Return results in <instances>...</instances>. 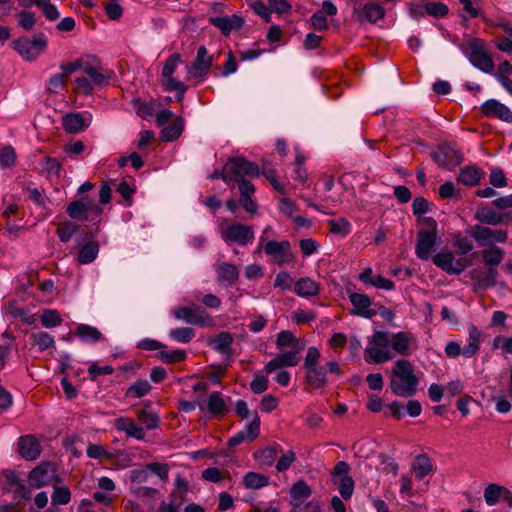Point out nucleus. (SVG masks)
I'll list each match as a JSON object with an SVG mask.
<instances>
[{
  "instance_id": "obj_62",
  "label": "nucleus",
  "mask_w": 512,
  "mask_h": 512,
  "mask_svg": "<svg viewBox=\"0 0 512 512\" xmlns=\"http://www.w3.org/2000/svg\"><path fill=\"white\" fill-rule=\"evenodd\" d=\"M160 359L167 363H177L186 359L187 354L184 350H163L159 352Z\"/></svg>"
},
{
  "instance_id": "obj_6",
  "label": "nucleus",
  "mask_w": 512,
  "mask_h": 512,
  "mask_svg": "<svg viewBox=\"0 0 512 512\" xmlns=\"http://www.w3.org/2000/svg\"><path fill=\"white\" fill-rule=\"evenodd\" d=\"M421 222L427 226V229L418 232L415 254L421 260H428L434 252L438 239L437 222L431 217H424Z\"/></svg>"
},
{
  "instance_id": "obj_44",
  "label": "nucleus",
  "mask_w": 512,
  "mask_h": 512,
  "mask_svg": "<svg viewBox=\"0 0 512 512\" xmlns=\"http://www.w3.org/2000/svg\"><path fill=\"white\" fill-rule=\"evenodd\" d=\"M30 5L40 8L43 15L50 21H54L60 16L56 6L50 0H30L28 6Z\"/></svg>"
},
{
  "instance_id": "obj_32",
  "label": "nucleus",
  "mask_w": 512,
  "mask_h": 512,
  "mask_svg": "<svg viewBox=\"0 0 512 512\" xmlns=\"http://www.w3.org/2000/svg\"><path fill=\"white\" fill-rule=\"evenodd\" d=\"M311 494V488L302 480H299L292 485L290 495L294 512H300L298 509L301 507L302 503L311 496Z\"/></svg>"
},
{
  "instance_id": "obj_38",
  "label": "nucleus",
  "mask_w": 512,
  "mask_h": 512,
  "mask_svg": "<svg viewBox=\"0 0 512 512\" xmlns=\"http://www.w3.org/2000/svg\"><path fill=\"white\" fill-rule=\"evenodd\" d=\"M319 290V284L309 277L300 278L294 285V292L304 298L318 295Z\"/></svg>"
},
{
  "instance_id": "obj_51",
  "label": "nucleus",
  "mask_w": 512,
  "mask_h": 512,
  "mask_svg": "<svg viewBox=\"0 0 512 512\" xmlns=\"http://www.w3.org/2000/svg\"><path fill=\"white\" fill-rule=\"evenodd\" d=\"M33 345L37 346L40 351L47 350L48 348L55 346L53 336L47 332H37L32 334Z\"/></svg>"
},
{
  "instance_id": "obj_54",
  "label": "nucleus",
  "mask_w": 512,
  "mask_h": 512,
  "mask_svg": "<svg viewBox=\"0 0 512 512\" xmlns=\"http://www.w3.org/2000/svg\"><path fill=\"white\" fill-rule=\"evenodd\" d=\"M16 162V152L11 145H6L0 150L1 168H11Z\"/></svg>"
},
{
  "instance_id": "obj_61",
  "label": "nucleus",
  "mask_w": 512,
  "mask_h": 512,
  "mask_svg": "<svg viewBox=\"0 0 512 512\" xmlns=\"http://www.w3.org/2000/svg\"><path fill=\"white\" fill-rule=\"evenodd\" d=\"M51 498L53 505H66L71 501V492L67 487H54Z\"/></svg>"
},
{
  "instance_id": "obj_53",
  "label": "nucleus",
  "mask_w": 512,
  "mask_h": 512,
  "mask_svg": "<svg viewBox=\"0 0 512 512\" xmlns=\"http://www.w3.org/2000/svg\"><path fill=\"white\" fill-rule=\"evenodd\" d=\"M66 87V78L64 74L56 73L49 78L46 91L51 94H58Z\"/></svg>"
},
{
  "instance_id": "obj_37",
  "label": "nucleus",
  "mask_w": 512,
  "mask_h": 512,
  "mask_svg": "<svg viewBox=\"0 0 512 512\" xmlns=\"http://www.w3.org/2000/svg\"><path fill=\"white\" fill-rule=\"evenodd\" d=\"M233 336L227 331H222L208 341V344L217 352L230 356L232 354L231 345Z\"/></svg>"
},
{
  "instance_id": "obj_57",
  "label": "nucleus",
  "mask_w": 512,
  "mask_h": 512,
  "mask_svg": "<svg viewBox=\"0 0 512 512\" xmlns=\"http://www.w3.org/2000/svg\"><path fill=\"white\" fill-rule=\"evenodd\" d=\"M276 345L280 350L285 348L296 349L297 340L290 331L284 330L277 335Z\"/></svg>"
},
{
  "instance_id": "obj_40",
  "label": "nucleus",
  "mask_w": 512,
  "mask_h": 512,
  "mask_svg": "<svg viewBox=\"0 0 512 512\" xmlns=\"http://www.w3.org/2000/svg\"><path fill=\"white\" fill-rule=\"evenodd\" d=\"M74 334L82 341L88 343H95L104 340L102 333L94 326L88 324H79Z\"/></svg>"
},
{
  "instance_id": "obj_24",
  "label": "nucleus",
  "mask_w": 512,
  "mask_h": 512,
  "mask_svg": "<svg viewBox=\"0 0 512 512\" xmlns=\"http://www.w3.org/2000/svg\"><path fill=\"white\" fill-rule=\"evenodd\" d=\"M474 217L484 226H495L512 219V212L497 213L488 207L482 206L477 208Z\"/></svg>"
},
{
  "instance_id": "obj_29",
  "label": "nucleus",
  "mask_w": 512,
  "mask_h": 512,
  "mask_svg": "<svg viewBox=\"0 0 512 512\" xmlns=\"http://www.w3.org/2000/svg\"><path fill=\"white\" fill-rule=\"evenodd\" d=\"M209 22L217 27L225 36H228L233 30H239L244 24L243 18L236 14L224 17H211Z\"/></svg>"
},
{
  "instance_id": "obj_15",
  "label": "nucleus",
  "mask_w": 512,
  "mask_h": 512,
  "mask_svg": "<svg viewBox=\"0 0 512 512\" xmlns=\"http://www.w3.org/2000/svg\"><path fill=\"white\" fill-rule=\"evenodd\" d=\"M227 163L234 186L236 184L239 186L241 181H247L244 176L256 178L260 176L259 166L244 157L230 158Z\"/></svg>"
},
{
  "instance_id": "obj_12",
  "label": "nucleus",
  "mask_w": 512,
  "mask_h": 512,
  "mask_svg": "<svg viewBox=\"0 0 512 512\" xmlns=\"http://www.w3.org/2000/svg\"><path fill=\"white\" fill-rule=\"evenodd\" d=\"M469 52L467 57L470 63L484 73H492L495 65L491 56L488 54L485 44L480 39H474L468 44Z\"/></svg>"
},
{
  "instance_id": "obj_20",
  "label": "nucleus",
  "mask_w": 512,
  "mask_h": 512,
  "mask_svg": "<svg viewBox=\"0 0 512 512\" xmlns=\"http://www.w3.org/2000/svg\"><path fill=\"white\" fill-rule=\"evenodd\" d=\"M431 156L439 166L448 170L454 169L463 161L461 152L449 145L440 147Z\"/></svg>"
},
{
  "instance_id": "obj_39",
  "label": "nucleus",
  "mask_w": 512,
  "mask_h": 512,
  "mask_svg": "<svg viewBox=\"0 0 512 512\" xmlns=\"http://www.w3.org/2000/svg\"><path fill=\"white\" fill-rule=\"evenodd\" d=\"M78 246L79 253L77 260L80 264H90L96 259L99 253V244L96 240H89L83 245L78 242Z\"/></svg>"
},
{
  "instance_id": "obj_56",
  "label": "nucleus",
  "mask_w": 512,
  "mask_h": 512,
  "mask_svg": "<svg viewBox=\"0 0 512 512\" xmlns=\"http://www.w3.org/2000/svg\"><path fill=\"white\" fill-rule=\"evenodd\" d=\"M40 166L42 168V171L45 172L47 175H55L57 177L60 176L61 164L56 158L45 157L41 160Z\"/></svg>"
},
{
  "instance_id": "obj_22",
  "label": "nucleus",
  "mask_w": 512,
  "mask_h": 512,
  "mask_svg": "<svg viewBox=\"0 0 512 512\" xmlns=\"http://www.w3.org/2000/svg\"><path fill=\"white\" fill-rule=\"evenodd\" d=\"M349 300L353 305L352 314L368 319H371L377 314V312L371 308L372 301L367 295L354 292L349 295Z\"/></svg>"
},
{
  "instance_id": "obj_30",
  "label": "nucleus",
  "mask_w": 512,
  "mask_h": 512,
  "mask_svg": "<svg viewBox=\"0 0 512 512\" xmlns=\"http://www.w3.org/2000/svg\"><path fill=\"white\" fill-rule=\"evenodd\" d=\"M217 281L221 285L232 286L239 277L236 265L227 262L217 263L215 266Z\"/></svg>"
},
{
  "instance_id": "obj_33",
  "label": "nucleus",
  "mask_w": 512,
  "mask_h": 512,
  "mask_svg": "<svg viewBox=\"0 0 512 512\" xmlns=\"http://www.w3.org/2000/svg\"><path fill=\"white\" fill-rule=\"evenodd\" d=\"M468 344L462 348L461 354L465 358H472L477 355L481 344V331L473 324L468 326Z\"/></svg>"
},
{
  "instance_id": "obj_64",
  "label": "nucleus",
  "mask_w": 512,
  "mask_h": 512,
  "mask_svg": "<svg viewBox=\"0 0 512 512\" xmlns=\"http://www.w3.org/2000/svg\"><path fill=\"white\" fill-rule=\"evenodd\" d=\"M489 180L491 185L496 188H503L508 184L504 171L497 167L491 169Z\"/></svg>"
},
{
  "instance_id": "obj_45",
  "label": "nucleus",
  "mask_w": 512,
  "mask_h": 512,
  "mask_svg": "<svg viewBox=\"0 0 512 512\" xmlns=\"http://www.w3.org/2000/svg\"><path fill=\"white\" fill-rule=\"evenodd\" d=\"M243 483L248 489H260L268 485L269 479L263 474L248 472L243 477Z\"/></svg>"
},
{
  "instance_id": "obj_11",
  "label": "nucleus",
  "mask_w": 512,
  "mask_h": 512,
  "mask_svg": "<svg viewBox=\"0 0 512 512\" xmlns=\"http://www.w3.org/2000/svg\"><path fill=\"white\" fill-rule=\"evenodd\" d=\"M182 62L181 55L179 53L172 54L165 62L164 67L162 69V85L164 89L168 92L171 91H179L180 95L177 98L178 100H181L185 91L187 90V86L175 79L173 77L174 72L177 69V66L179 63Z\"/></svg>"
},
{
  "instance_id": "obj_34",
  "label": "nucleus",
  "mask_w": 512,
  "mask_h": 512,
  "mask_svg": "<svg viewBox=\"0 0 512 512\" xmlns=\"http://www.w3.org/2000/svg\"><path fill=\"white\" fill-rule=\"evenodd\" d=\"M512 500V492L498 484L491 483L484 490V499L489 506L495 505L500 498Z\"/></svg>"
},
{
  "instance_id": "obj_26",
  "label": "nucleus",
  "mask_w": 512,
  "mask_h": 512,
  "mask_svg": "<svg viewBox=\"0 0 512 512\" xmlns=\"http://www.w3.org/2000/svg\"><path fill=\"white\" fill-rule=\"evenodd\" d=\"M299 362L298 350H290L285 353H281L277 355L275 358L270 360L265 366V372L267 374L272 373L277 369H281L283 367H293L296 366Z\"/></svg>"
},
{
  "instance_id": "obj_27",
  "label": "nucleus",
  "mask_w": 512,
  "mask_h": 512,
  "mask_svg": "<svg viewBox=\"0 0 512 512\" xmlns=\"http://www.w3.org/2000/svg\"><path fill=\"white\" fill-rule=\"evenodd\" d=\"M91 115L84 116L78 112L67 113L62 120L64 129L69 133H78L86 129L91 123Z\"/></svg>"
},
{
  "instance_id": "obj_58",
  "label": "nucleus",
  "mask_w": 512,
  "mask_h": 512,
  "mask_svg": "<svg viewBox=\"0 0 512 512\" xmlns=\"http://www.w3.org/2000/svg\"><path fill=\"white\" fill-rule=\"evenodd\" d=\"M40 321L46 328L56 327L62 323L59 313L53 309L45 310L40 317Z\"/></svg>"
},
{
  "instance_id": "obj_49",
  "label": "nucleus",
  "mask_w": 512,
  "mask_h": 512,
  "mask_svg": "<svg viewBox=\"0 0 512 512\" xmlns=\"http://www.w3.org/2000/svg\"><path fill=\"white\" fill-rule=\"evenodd\" d=\"M196 335V332L193 328L190 327H181L172 329L169 332V336L174 341L180 343H188L190 342Z\"/></svg>"
},
{
  "instance_id": "obj_2",
  "label": "nucleus",
  "mask_w": 512,
  "mask_h": 512,
  "mask_svg": "<svg viewBox=\"0 0 512 512\" xmlns=\"http://www.w3.org/2000/svg\"><path fill=\"white\" fill-rule=\"evenodd\" d=\"M320 357L319 350L311 346L308 348L304 359L305 384L312 389H321L328 384L326 368L319 365Z\"/></svg>"
},
{
  "instance_id": "obj_47",
  "label": "nucleus",
  "mask_w": 512,
  "mask_h": 512,
  "mask_svg": "<svg viewBox=\"0 0 512 512\" xmlns=\"http://www.w3.org/2000/svg\"><path fill=\"white\" fill-rule=\"evenodd\" d=\"M183 130L182 119H177L171 125L164 127L161 131V138L165 141L176 140Z\"/></svg>"
},
{
  "instance_id": "obj_43",
  "label": "nucleus",
  "mask_w": 512,
  "mask_h": 512,
  "mask_svg": "<svg viewBox=\"0 0 512 512\" xmlns=\"http://www.w3.org/2000/svg\"><path fill=\"white\" fill-rule=\"evenodd\" d=\"M412 468L416 477L422 480L432 471V462L427 455L422 454L415 458Z\"/></svg>"
},
{
  "instance_id": "obj_18",
  "label": "nucleus",
  "mask_w": 512,
  "mask_h": 512,
  "mask_svg": "<svg viewBox=\"0 0 512 512\" xmlns=\"http://www.w3.org/2000/svg\"><path fill=\"white\" fill-rule=\"evenodd\" d=\"M391 348L394 356H409L417 348L415 335L409 331L390 333Z\"/></svg>"
},
{
  "instance_id": "obj_55",
  "label": "nucleus",
  "mask_w": 512,
  "mask_h": 512,
  "mask_svg": "<svg viewBox=\"0 0 512 512\" xmlns=\"http://www.w3.org/2000/svg\"><path fill=\"white\" fill-rule=\"evenodd\" d=\"M2 478L5 481L7 487L14 489L15 492H20L25 490V486L22 481L19 479L15 471L13 470H4L2 472Z\"/></svg>"
},
{
  "instance_id": "obj_14",
  "label": "nucleus",
  "mask_w": 512,
  "mask_h": 512,
  "mask_svg": "<svg viewBox=\"0 0 512 512\" xmlns=\"http://www.w3.org/2000/svg\"><path fill=\"white\" fill-rule=\"evenodd\" d=\"M481 255L484 264L488 267V272L484 277H478L477 280L485 286H492L495 284L496 269L503 262L505 252L498 246H492L482 250Z\"/></svg>"
},
{
  "instance_id": "obj_35",
  "label": "nucleus",
  "mask_w": 512,
  "mask_h": 512,
  "mask_svg": "<svg viewBox=\"0 0 512 512\" xmlns=\"http://www.w3.org/2000/svg\"><path fill=\"white\" fill-rule=\"evenodd\" d=\"M240 204L249 213L256 212L258 206L252 199L255 187L250 181H241L239 184Z\"/></svg>"
},
{
  "instance_id": "obj_23",
  "label": "nucleus",
  "mask_w": 512,
  "mask_h": 512,
  "mask_svg": "<svg viewBox=\"0 0 512 512\" xmlns=\"http://www.w3.org/2000/svg\"><path fill=\"white\" fill-rule=\"evenodd\" d=\"M260 431V418L257 414V412L253 413V419L252 421L246 426V428L234 436H232L228 444L229 446H237L245 441L251 442L254 439H256L259 435Z\"/></svg>"
},
{
  "instance_id": "obj_1",
  "label": "nucleus",
  "mask_w": 512,
  "mask_h": 512,
  "mask_svg": "<svg viewBox=\"0 0 512 512\" xmlns=\"http://www.w3.org/2000/svg\"><path fill=\"white\" fill-rule=\"evenodd\" d=\"M418 385L419 379L414 373L412 363L406 359L397 360L391 369V391L396 396L409 398L416 394Z\"/></svg>"
},
{
  "instance_id": "obj_60",
  "label": "nucleus",
  "mask_w": 512,
  "mask_h": 512,
  "mask_svg": "<svg viewBox=\"0 0 512 512\" xmlns=\"http://www.w3.org/2000/svg\"><path fill=\"white\" fill-rule=\"evenodd\" d=\"M338 484L340 495L343 499L348 500L352 497L354 491V480L350 476L341 477Z\"/></svg>"
},
{
  "instance_id": "obj_25",
  "label": "nucleus",
  "mask_w": 512,
  "mask_h": 512,
  "mask_svg": "<svg viewBox=\"0 0 512 512\" xmlns=\"http://www.w3.org/2000/svg\"><path fill=\"white\" fill-rule=\"evenodd\" d=\"M18 452L25 460L34 461L41 454V446L34 436H21L18 439Z\"/></svg>"
},
{
  "instance_id": "obj_36",
  "label": "nucleus",
  "mask_w": 512,
  "mask_h": 512,
  "mask_svg": "<svg viewBox=\"0 0 512 512\" xmlns=\"http://www.w3.org/2000/svg\"><path fill=\"white\" fill-rule=\"evenodd\" d=\"M359 279L365 283L370 284L378 289L392 290L394 289V282L390 279L384 278L381 275H374L371 268L365 269L359 276Z\"/></svg>"
},
{
  "instance_id": "obj_8",
  "label": "nucleus",
  "mask_w": 512,
  "mask_h": 512,
  "mask_svg": "<svg viewBox=\"0 0 512 512\" xmlns=\"http://www.w3.org/2000/svg\"><path fill=\"white\" fill-rule=\"evenodd\" d=\"M470 235L479 246L487 248L496 246V244H504L508 240L507 230L484 225H474L470 230Z\"/></svg>"
},
{
  "instance_id": "obj_19",
  "label": "nucleus",
  "mask_w": 512,
  "mask_h": 512,
  "mask_svg": "<svg viewBox=\"0 0 512 512\" xmlns=\"http://www.w3.org/2000/svg\"><path fill=\"white\" fill-rule=\"evenodd\" d=\"M432 261L437 267L450 275H459L467 267L465 260L455 259L450 251L435 254Z\"/></svg>"
},
{
  "instance_id": "obj_13",
  "label": "nucleus",
  "mask_w": 512,
  "mask_h": 512,
  "mask_svg": "<svg viewBox=\"0 0 512 512\" xmlns=\"http://www.w3.org/2000/svg\"><path fill=\"white\" fill-rule=\"evenodd\" d=\"M58 482H60V478L57 476L56 468L51 462H42L28 474V483L33 489H40Z\"/></svg>"
},
{
  "instance_id": "obj_9",
  "label": "nucleus",
  "mask_w": 512,
  "mask_h": 512,
  "mask_svg": "<svg viewBox=\"0 0 512 512\" xmlns=\"http://www.w3.org/2000/svg\"><path fill=\"white\" fill-rule=\"evenodd\" d=\"M173 316L177 320L201 327H211L214 325L213 318L206 312V310L199 305L192 304L190 306H183L173 310Z\"/></svg>"
},
{
  "instance_id": "obj_41",
  "label": "nucleus",
  "mask_w": 512,
  "mask_h": 512,
  "mask_svg": "<svg viewBox=\"0 0 512 512\" xmlns=\"http://www.w3.org/2000/svg\"><path fill=\"white\" fill-rule=\"evenodd\" d=\"M207 407L209 412L214 416L222 417L227 412V405L220 392H212L208 397Z\"/></svg>"
},
{
  "instance_id": "obj_21",
  "label": "nucleus",
  "mask_w": 512,
  "mask_h": 512,
  "mask_svg": "<svg viewBox=\"0 0 512 512\" xmlns=\"http://www.w3.org/2000/svg\"><path fill=\"white\" fill-rule=\"evenodd\" d=\"M83 72L96 87L107 85L114 75L111 70L104 69L98 62L85 63Z\"/></svg>"
},
{
  "instance_id": "obj_48",
  "label": "nucleus",
  "mask_w": 512,
  "mask_h": 512,
  "mask_svg": "<svg viewBox=\"0 0 512 512\" xmlns=\"http://www.w3.org/2000/svg\"><path fill=\"white\" fill-rule=\"evenodd\" d=\"M328 226L329 231L332 234L339 235L341 237H345L351 232V224L345 218H340L338 220H329Z\"/></svg>"
},
{
  "instance_id": "obj_46",
  "label": "nucleus",
  "mask_w": 512,
  "mask_h": 512,
  "mask_svg": "<svg viewBox=\"0 0 512 512\" xmlns=\"http://www.w3.org/2000/svg\"><path fill=\"white\" fill-rule=\"evenodd\" d=\"M137 418L148 430L156 429L160 422L159 416L147 409L138 410Z\"/></svg>"
},
{
  "instance_id": "obj_5",
  "label": "nucleus",
  "mask_w": 512,
  "mask_h": 512,
  "mask_svg": "<svg viewBox=\"0 0 512 512\" xmlns=\"http://www.w3.org/2000/svg\"><path fill=\"white\" fill-rule=\"evenodd\" d=\"M48 46L46 35L39 32L30 39L21 37L12 42L13 49L27 62L35 61L41 54L45 53Z\"/></svg>"
},
{
  "instance_id": "obj_4",
  "label": "nucleus",
  "mask_w": 512,
  "mask_h": 512,
  "mask_svg": "<svg viewBox=\"0 0 512 512\" xmlns=\"http://www.w3.org/2000/svg\"><path fill=\"white\" fill-rule=\"evenodd\" d=\"M269 230H271L270 226H267L263 230L259 238V245L257 251L263 249L264 252L270 257V262L275 263L279 266L285 263L292 262L294 260V254L291 250V244L288 240H270L265 242L267 239L266 234L268 233Z\"/></svg>"
},
{
  "instance_id": "obj_3",
  "label": "nucleus",
  "mask_w": 512,
  "mask_h": 512,
  "mask_svg": "<svg viewBox=\"0 0 512 512\" xmlns=\"http://www.w3.org/2000/svg\"><path fill=\"white\" fill-rule=\"evenodd\" d=\"M365 360L377 364L390 361L394 358L391 348L390 333L375 331L369 339V344L364 350Z\"/></svg>"
},
{
  "instance_id": "obj_52",
  "label": "nucleus",
  "mask_w": 512,
  "mask_h": 512,
  "mask_svg": "<svg viewBox=\"0 0 512 512\" xmlns=\"http://www.w3.org/2000/svg\"><path fill=\"white\" fill-rule=\"evenodd\" d=\"M277 450L273 447L265 448L254 454L260 466H271L276 460Z\"/></svg>"
},
{
  "instance_id": "obj_59",
  "label": "nucleus",
  "mask_w": 512,
  "mask_h": 512,
  "mask_svg": "<svg viewBox=\"0 0 512 512\" xmlns=\"http://www.w3.org/2000/svg\"><path fill=\"white\" fill-rule=\"evenodd\" d=\"M79 226L74 222H65L57 229V235L61 242L67 243L78 231Z\"/></svg>"
},
{
  "instance_id": "obj_16",
  "label": "nucleus",
  "mask_w": 512,
  "mask_h": 512,
  "mask_svg": "<svg viewBox=\"0 0 512 512\" xmlns=\"http://www.w3.org/2000/svg\"><path fill=\"white\" fill-rule=\"evenodd\" d=\"M213 64V56L210 55L205 46H200L193 63L187 67V79L194 80L195 84L201 83L208 74Z\"/></svg>"
},
{
  "instance_id": "obj_28",
  "label": "nucleus",
  "mask_w": 512,
  "mask_h": 512,
  "mask_svg": "<svg viewBox=\"0 0 512 512\" xmlns=\"http://www.w3.org/2000/svg\"><path fill=\"white\" fill-rule=\"evenodd\" d=\"M481 111L487 117H497L505 122H512L510 109L495 99L487 100L482 104Z\"/></svg>"
},
{
  "instance_id": "obj_10",
  "label": "nucleus",
  "mask_w": 512,
  "mask_h": 512,
  "mask_svg": "<svg viewBox=\"0 0 512 512\" xmlns=\"http://www.w3.org/2000/svg\"><path fill=\"white\" fill-rule=\"evenodd\" d=\"M221 239L226 244L235 243L239 246H246L254 239V228L251 225L232 223L221 227Z\"/></svg>"
},
{
  "instance_id": "obj_17",
  "label": "nucleus",
  "mask_w": 512,
  "mask_h": 512,
  "mask_svg": "<svg viewBox=\"0 0 512 512\" xmlns=\"http://www.w3.org/2000/svg\"><path fill=\"white\" fill-rule=\"evenodd\" d=\"M353 15L360 23L375 24L385 17V9L379 3L357 2L353 7Z\"/></svg>"
},
{
  "instance_id": "obj_42",
  "label": "nucleus",
  "mask_w": 512,
  "mask_h": 512,
  "mask_svg": "<svg viewBox=\"0 0 512 512\" xmlns=\"http://www.w3.org/2000/svg\"><path fill=\"white\" fill-rule=\"evenodd\" d=\"M481 177L482 172L476 166H465L460 170L457 180L466 186H475Z\"/></svg>"
},
{
  "instance_id": "obj_31",
  "label": "nucleus",
  "mask_w": 512,
  "mask_h": 512,
  "mask_svg": "<svg viewBox=\"0 0 512 512\" xmlns=\"http://www.w3.org/2000/svg\"><path fill=\"white\" fill-rule=\"evenodd\" d=\"M117 430L123 431L128 437L143 440L145 438V431L142 426L137 425L131 418L120 417L114 422Z\"/></svg>"
},
{
  "instance_id": "obj_7",
  "label": "nucleus",
  "mask_w": 512,
  "mask_h": 512,
  "mask_svg": "<svg viewBox=\"0 0 512 512\" xmlns=\"http://www.w3.org/2000/svg\"><path fill=\"white\" fill-rule=\"evenodd\" d=\"M66 212L72 219L98 223L101 220L103 209L89 196H83L69 203Z\"/></svg>"
},
{
  "instance_id": "obj_50",
  "label": "nucleus",
  "mask_w": 512,
  "mask_h": 512,
  "mask_svg": "<svg viewBox=\"0 0 512 512\" xmlns=\"http://www.w3.org/2000/svg\"><path fill=\"white\" fill-rule=\"evenodd\" d=\"M151 385L147 380H138L126 391L127 397L141 398L149 393Z\"/></svg>"
},
{
  "instance_id": "obj_63",
  "label": "nucleus",
  "mask_w": 512,
  "mask_h": 512,
  "mask_svg": "<svg viewBox=\"0 0 512 512\" xmlns=\"http://www.w3.org/2000/svg\"><path fill=\"white\" fill-rule=\"evenodd\" d=\"M18 25L26 31L32 30L36 20L34 13L26 10H21L17 14Z\"/></svg>"
}]
</instances>
